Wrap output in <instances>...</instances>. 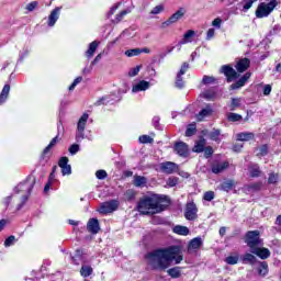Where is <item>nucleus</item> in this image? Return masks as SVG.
<instances>
[{
	"instance_id": "obj_38",
	"label": "nucleus",
	"mask_w": 281,
	"mask_h": 281,
	"mask_svg": "<svg viewBox=\"0 0 281 281\" xmlns=\"http://www.w3.org/2000/svg\"><path fill=\"white\" fill-rule=\"evenodd\" d=\"M205 100H214L216 98V92L214 90H206L202 93Z\"/></svg>"
},
{
	"instance_id": "obj_57",
	"label": "nucleus",
	"mask_w": 281,
	"mask_h": 281,
	"mask_svg": "<svg viewBox=\"0 0 281 281\" xmlns=\"http://www.w3.org/2000/svg\"><path fill=\"white\" fill-rule=\"evenodd\" d=\"M35 8H38V2L37 1H33L29 4H26L25 10H27V12H34Z\"/></svg>"
},
{
	"instance_id": "obj_64",
	"label": "nucleus",
	"mask_w": 281,
	"mask_h": 281,
	"mask_svg": "<svg viewBox=\"0 0 281 281\" xmlns=\"http://www.w3.org/2000/svg\"><path fill=\"white\" fill-rule=\"evenodd\" d=\"M254 5V2L251 0H244V10L247 12L251 7Z\"/></svg>"
},
{
	"instance_id": "obj_34",
	"label": "nucleus",
	"mask_w": 281,
	"mask_h": 281,
	"mask_svg": "<svg viewBox=\"0 0 281 281\" xmlns=\"http://www.w3.org/2000/svg\"><path fill=\"white\" fill-rule=\"evenodd\" d=\"M260 167L258 165H252L249 167V173L250 177L256 178V177H260Z\"/></svg>"
},
{
	"instance_id": "obj_11",
	"label": "nucleus",
	"mask_w": 281,
	"mask_h": 281,
	"mask_svg": "<svg viewBox=\"0 0 281 281\" xmlns=\"http://www.w3.org/2000/svg\"><path fill=\"white\" fill-rule=\"evenodd\" d=\"M60 10H63V7H57L50 12L47 22L48 27H54V25H56V21H58L60 16Z\"/></svg>"
},
{
	"instance_id": "obj_50",
	"label": "nucleus",
	"mask_w": 281,
	"mask_h": 281,
	"mask_svg": "<svg viewBox=\"0 0 281 281\" xmlns=\"http://www.w3.org/2000/svg\"><path fill=\"white\" fill-rule=\"evenodd\" d=\"M225 262L227 265H238V256H228Z\"/></svg>"
},
{
	"instance_id": "obj_7",
	"label": "nucleus",
	"mask_w": 281,
	"mask_h": 281,
	"mask_svg": "<svg viewBox=\"0 0 281 281\" xmlns=\"http://www.w3.org/2000/svg\"><path fill=\"white\" fill-rule=\"evenodd\" d=\"M160 170L165 175H173V172H177V170H179V165H177L172 161L161 162Z\"/></svg>"
},
{
	"instance_id": "obj_63",
	"label": "nucleus",
	"mask_w": 281,
	"mask_h": 281,
	"mask_svg": "<svg viewBox=\"0 0 281 281\" xmlns=\"http://www.w3.org/2000/svg\"><path fill=\"white\" fill-rule=\"evenodd\" d=\"M267 153H269V147H267V145H262L259 148V155H261V157H265V155H267Z\"/></svg>"
},
{
	"instance_id": "obj_43",
	"label": "nucleus",
	"mask_w": 281,
	"mask_h": 281,
	"mask_svg": "<svg viewBox=\"0 0 281 281\" xmlns=\"http://www.w3.org/2000/svg\"><path fill=\"white\" fill-rule=\"evenodd\" d=\"M138 140L140 142V144H153V142H155V139H153V137L148 135L139 136Z\"/></svg>"
},
{
	"instance_id": "obj_21",
	"label": "nucleus",
	"mask_w": 281,
	"mask_h": 281,
	"mask_svg": "<svg viewBox=\"0 0 281 281\" xmlns=\"http://www.w3.org/2000/svg\"><path fill=\"white\" fill-rule=\"evenodd\" d=\"M205 144H207V140L204 137H200L193 147V153H203L205 150Z\"/></svg>"
},
{
	"instance_id": "obj_29",
	"label": "nucleus",
	"mask_w": 281,
	"mask_h": 281,
	"mask_svg": "<svg viewBox=\"0 0 281 281\" xmlns=\"http://www.w3.org/2000/svg\"><path fill=\"white\" fill-rule=\"evenodd\" d=\"M203 245V240L200 237L193 238L189 244V249H200Z\"/></svg>"
},
{
	"instance_id": "obj_58",
	"label": "nucleus",
	"mask_w": 281,
	"mask_h": 281,
	"mask_svg": "<svg viewBox=\"0 0 281 281\" xmlns=\"http://www.w3.org/2000/svg\"><path fill=\"white\" fill-rule=\"evenodd\" d=\"M126 14H128V11L126 10L121 11L120 14L116 15L114 23H120V21H122V19H124Z\"/></svg>"
},
{
	"instance_id": "obj_14",
	"label": "nucleus",
	"mask_w": 281,
	"mask_h": 281,
	"mask_svg": "<svg viewBox=\"0 0 281 281\" xmlns=\"http://www.w3.org/2000/svg\"><path fill=\"white\" fill-rule=\"evenodd\" d=\"M175 150L180 157H188V144L180 142L175 144Z\"/></svg>"
},
{
	"instance_id": "obj_54",
	"label": "nucleus",
	"mask_w": 281,
	"mask_h": 281,
	"mask_svg": "<svg viewBox=\"0 0 281 281\" xmlns=\"http://www.w3.org/2000/svg\"><path fill=\"white\" fill-rule=\"evenodd\" d=\"M68 151L70 153V155H76L77 153L80 151V145H78V144H72V145L69 147Z\"/></svg>"
},
{
	"instance_id": "obj_40",
	"label": "nucleus",
	"mask_w": 281,
	"mask_h": 281,
	"mask_svg": "<svg viewBox=\"0 0 281 281\" xmlns=\"http://www.w3.org/2000/svg\"><path fill=\"white\" fill-rule=\"evenodd\" d=\"M135 195H136L135 191L133 189H130L124 193V199L125 201H134Z\"/></svg>"
},
{
	"instance_id": "obj_1",
	"label": "nucleus",
	"mask_w": 281,
	"mask_h": 281,
	"mask_svg": "<svg viewBox=\"0 0 281 281\" xmlns=\"http://www.w3.org/2000/svg\"><path fill=\"white\" fill-rule=\"evenodd\" d=\"M148 267L155 271H166L175 265H181L183 255H181V248L179 246H170L168 248L156 249L145 256Z\"/></svg>"
},
{
	"instance_id": "obj_19",
	"label": "nucleus",
	"mask_w": 281,
	"mask_h": 281,
	"mask_svg": "<svg viewBox=\"0 0 281 281\" xmlns=\"http://www.w3.org/2000/svg\"><path fill=\"white\" fill-rule=\"evenodd\" d=\"M229 168V162H222V164H214L212 165V172L214 175H220V172H223V170H227Z\"/></svg>"
},
{
	"instance_id": "obj_28",
	"label": "nucleus",
	"mask_w": 281,
	"mask_h": 281,
	"mask_svg": "<svg viewBox=\"0 0 281 281\" xmlns=\"http://www.w3.org/2000/svg\"><path fill=\"white\" fill-rule=\"evenodd\" d=\"M173 233L179 234L180 236H188L190 229L187 226L177 225L173 227Z\"/></svg>"
},
{
	"instance_id": "obj_20",
	"label": "nucleus",
	"mask_w": 281,
	"mask_h": 281,
	"mask_svg": "<svg viewBox=\"0 0 281 281\" xmlns=\"http://www.w3.org/2000/svg\"><path fill=\"white\" fill-rule=\"evenodd\" d=\"M100 46V42L98 41H93L89 44V48L86 52V56L87 58H93V55L95 54V50L98 49V47Z\"/></svg>"
},
{
	"instance_id": "obj_9",
	"label": "nucleus",
	"mask_w": 281,
	"mask_h": 281,
	"mask_svg": "<svg viewBox=\"0 0 281 281\" xmlns=\"http://www.w3.org/2000/svg\"><path fill=\"white\" fill-rule=\"evenodd\" d=\"M221 71L224 74V76H226L228 82H232V80H236V78H238V72H236V70L231 66H222Z\"/></svg>"
},
{
	"instance_id": "obj_15",
	"label": "nucleus",
	"mask_w": 281,
	"mask_h": 281,
	"mask_svg": "<svg viewBox=\"0 0 281 281\" xmlns=\"http://www.w3.org/2000/svg\"><path fill=\"white\" fill-rule=\"evenodd\" d=\"M87 229L90 234H98V232H100V222L98 218H90L87 224Z\"/></svg>"
},
{
	"instance_id": "obj_17",
	"label": "nucleus",
	"mask_w": 281,
	"mask_h": 281,
	"mask_svg": "<svg viewBox=\"0 0 281 281\" xmlns=\"http://www.w3.org/2000/svg\"><path fill=\"white\" fill-rule=\"evenodd\" d=\"M147 89H150V82L142 80L132 88V91L133 93H137L138 91H146Z\"/></svg>"
},
{
	"instance_id": "obj_61",
	"label": "nucleus",
	"mask_w": 281,
	"mask_h": 281,
	"mask_svg": "<svg viewBox=\"0 0 281 281\" xmlns=\"http://www.w3.org/2000/svg\"><path fill=\"white\" fill-rule=\"evenodd\" d=\"M77 135H76V139L77 142H82V139H85V131L82 130H77Z\"/></svg>"
},
{
	"instance_id": "obj_24",
	"label": "nucleus",
	"mask_w": 281,
	"mask_h": 281,
	"mask_svg": "<svg viewBox=\"0 0 281 281\" xmlns=\"http://www.w3.org/2000/svg\"><path fill=\"white\" fill-rule=\"evenodd\" d=\"M247 192H260L262 190V182H252L245 187Z\"/></svg>"
},
{
	"instance_id": "obj_3",
	"label": "nucleus",
	"mask_w": 281,
	"mask_h": 281,
	"mask_svg": "<svg viewBox=\"0 0 281 281\" xmlns=\"http://www.w3.org/2000/svg\"><path fill=\"white\" fill-rule=\"evenodd\" d=\"M244 240L249 247L250 251H254L257 247H262L263 243L260 238V231H248L244 237Z\"/></svg>"
},
{
	"instance_id": "obj_60",
	"label": "nucleus",
	"mask_w": 281,
	"mask_h": 281,
	"mask_svg": "<svg viewBox=\"0 0 281 281\" xmlns=\"http://www.w3.org/2000/svg\"><path fill=\"white\" fill-rule=\"evenodd\" d=\"M268 183H278V173H270L268 178Z\"/></svg>"
},
{
	"instance_id": "obj_62",
	"label": "nucleus",
	"mask_w": 281,
	"mask_h": 281,
	"mask_svg": "<svg viewBox=\"0 0 281 281\" xmlns=\"http://www.w3.org/2000/svg\"><path fill=\"white\" fill-rule=\"evenodd\" d=\"M223 23V20L221 18H216L215 20L212 21L213 27L221 29V24Z\"/></svg>"
},
{
	"instance_id": "obj_23",
	"label": "nucleus",
	"mask_w": 281,
	"mask_h": 281,
	"mask_svg": "<svg viewBox=\"0 0 281 281\" xmlns=\"http://www.w3.org/2000/svg\"><path fill=\"white\" fill-rule=\"evenodd\" d=\"M32 188H34V183L27 187V181L22 182L15 187V194H19L20 192H24L26 190L29 194L32 192Z\"/></svg>"
},
{
	"instance_id": "obj_42",
	"label": "nucleus",
	"mask_w": 281,
	"mask_h": 281,
	"mask_svg": "<svg viewBox=\"0 0 281 281\" xmlns=\"http://www.w3.org/2000/svg\"><path fill=\"white\" fill-rule=\"evenodd\" d=\"M218 137H221V130L214 128V130L210 133V139H212L213 142H218Z\"/></svg>"
},
{
	"instance_id": "obj_16",
	"label": "nucleus",
	"mask_w": 281,
	"mask_h": 281,
	"mask_svg": "<svg viewBox=\"0 0 281 281\" xmlns=\"http://www.w3.org/2000/svg\"><path fill=\"white\" fill-rule=\"evenodd\" d=\"M213 110H212V105L207 104L205 106V109H202L199 114L196 115L198 121L199 122H203V120H205V117H210V115H212Z\"/></svg>"
},
{
	"instance_id": "obj_52",
	"label": "nucleus",
	"mask_w": 281,
	"mask_h": 281,
	"mask_svg": "<svg viewBox=\"0 0 281 281\" xmlns=\"http://www.w3.org/2000/svg\"><path fill=\"white\" fill-rule=\"evenodd\" d=\"M204 157L206 159H210V157H212V155H214V149L212 148V146H207L204 148Z\"/></svg>"
},
{
	"instance_id": "obj_49",
	"label": "nucleus",
	"mask_w": 281,
	"mask_h": 281,
	"mask_svg": "<svg viewBox=\"0 0 281 281\" xmlns=\"http://www.w3.org/2000/svg\"><path fill=\"white\" fill-rule=\"evenodd\" d=\"M176 87H177L178 89H183L184 82H183V77H182V75H177V78H176Z\"/></svg>"
},
{
	"instance_id": "obj_59",
	"label": "nucleus",
	"mask_w": 281,
	"mask_h": 281,
	"mask_svg": "<svg viewBox=\"0 0 281 281\" xmlns=\"http://www.w3.org/2000/svg\"><path fill=\"white\" fill-rule=\"evenodd\" d=\"M188 69H190V64L183 63L178 75L183 76L186 74V71H188Z\"/></svg>"
},
{
	"instance_id": "obj_4",
	"label": "nucleus",
	"mask_w": 281,
	"mask_h": 281,
	"mask_svg": "<svg viewBox=\"0 0 281 281\" xmlns=\"http://www.w3.org/2000/svg\"><path fill=\"white\" fill-rule=\"evenodd\" d=\"M278 7L277 0H271L270 2H261L257 10H256V16L257 19H265V16H269L272 10H276Z\"/></svg>"
},
{
	"instance_id": "obj_25",
	"label": "nucleus",
	"mask_w": 281,
	"mask_h": 281,
	"mask_svg": "<svg viewBox=\"0 0 281 281\" xmlns=\"http://www.w3.org/2000/svg\"><path fill=\"white\" fill-rule=\"evenodd\" d=\"M148 183V179L144 176H134V186L135 188H144Z\"/></svg>"
},
{
	"instance_id": "obj_13",
	"label": "nucleus",
	"mask_w": 281,
	"mask_h": 281,
	"mask_svg": "<svg viewBox=\"0 0 281 281\" xmlns=\"http://www.w3.org/2000/svg\"><path fill=\"white\" fill-rule=\"evenodd\" d=\"M251 65V60L249 58H241L236 64V69L239 74H244V71H247L249 69V66Z\"/></svg>"
},
{
	"instance_id": "obj_41",
	"label": "nucleus",
	"mask_w": 281,
	"mask_h": 281,
	"mask_svg": "<svg viewBox=\"0 0 281 281\" xmlns=\"http://www.w3.org/2000/svg\"><path fill=\"white\" fill-rule=\"evenodd\" d=\"M196 133V125L195 124H190L186 131V137H192Z\"/></svg>"
},
{
	"instance_id": "obj_33",
	"label": "nucleus",
	"mask_w": 281,
	"mask_h": 281,
	"mask_svg": "<svg viewBox=\"0 0 281 281\" xmlns=\"http://www.w3.org/2000/svg\"><path fill=\"white\" fill-rule=\"evenodd\" d=\"M234 188V180H227L223 182L220 187L224 192H229Z\"/></svg>"
},
{
	"instance_id": "obj_48",
	"label": "nucleus",
	"mask_w": 281,
	"mask_h": 281,
	"mask_svg": "<svg viewBox=\"0 0 281 281\" xmlns=\"http://www.w3.org/2000/svg\"><path fill=\"white\" fill-rule=\"evenodd\" d=\"M240 106V99L233 98L231 103V111H236Z\"/></svg>"
},
{
	"instance_id": "obj_44",
	"label": "nucleus",
	"mask_w": 281,
	"mask_h": 281,
	"mask_svg": "<svg viewBox=\"0 0 281 281\" xmlns=\"http://www.w3.org/2000/svg\"><path fill=\"white\" fill-rule=\"evenodd\" d=\"M247 81L241 77L237 82L233 83L231 86V89L235 90V89H240V87H245V83Z\"/></svg>"
},
{
	"instance_id": "obj_12",
	"label": "nucleus",
	"mask_w": 281,
	"mask_h": 281,
	"mask_svg": "<svg viewBox=\"0 0 281 281\" xmlns=\"http://www.w3.org/2000/svg\"><path fill=\"white\" fill-rule=\"evenodd\" d=\"M250 252L261 258V260H267V258L271 256V251H269L268 248H260V246H257V248L252 249Z\"/></svg>"
},
{
	"instance_id": "obj_51",
	"label": "nucleus",
	"mask_w": 281,
	"mask_h": 281,
	"mask_svg": "<svg viewBox=\"0 0 281 281\" xmlns=\"http://www.w3.org/2000/svg\"><path fill=\"white\" fill-rule=\"evenodd\" d=\"M80 82H82V77H77L74 82L69 86V91H74L76 89V87H78V85H80Z\"/></svg>"
},
{
	"instance_id": "obj_2",
	"label": "nucleus",
	"mask_w": 281,
	"mask_h": 281,
	"mask_svg": "<svg viewBox=\"0 0 281 281\" xmlns=\"http://www.w3.org/2000/svg\"><path fill=\"white\" fill-rule=\"evenodd\" d=\"M166 196L153 194L142 198L138 202L137 210L140 214L148 216L149 214H159L166 210L168 204Z\"/></svg>"
},
{
	"instance_id": "obj_5",
	"label": "nucleus",
	"mask_w": 281,
	"mask_h": 281,
	"mask_svg": "<svg viewBox=\"0 0 281 281\" xmlns=\"http://www.w3.org/2000/svg\"><path fill=\"white\" fill-rule=\"evenodd\" d=\"M186 16V10L183 8H179L167 21L161 23V30H166V27H170V25L181 21Z\"/></svg>"
},
{
	"instance_id": "obj_10",
	"label": "nucleus",
	"mask_w": 281,
	"mask_h": 281,
	"mask_svg": "<svg viewBox=\"0 0 281 281\" xmlns=\"http://www.w3.org/2000/svg\"><path fill=\"white\" fill-rule=\"evenodd\" d=\"M59 168H61V175L65 177L71 175V165H69V158L61 157L58 162Z\"/></svg>"
},
{
	"instance_id": "obj_46",
	"label": "nucleus",
	"mask_w": 281,
	"mask_h": 281,
	"mask_svg": "<svg viewBox=\"0 0 281 281\" xmlns=\"http://www.w3.org/2000/svg\"><path fill=\"white\" fill-rule=\"evenodd\" d=\"M216 82V78L210 77V76H204L202 79V85H214Z\"/></svg>"
},
{
	"instance_id": "obj_47",
	"label": "nucleus",
	"mask_w": 281,
	"mask_h": 281,
	"mask_svg": "<svg viewBox=\"0 0 281 281\" xmlns=\"http://www.w3.org/2000/svg\"><path fill=\"white\" fill-rule=\"evenodd\" d=\"M164 10H166V8L164 7V4H158V5H156V7L150 11V14H161V12H164Z\"/></svg>"
},
{
	"instance_id": "obj_18",
	"label": "nucleus",
	"mask_w": 281,
	"mask_h": 281,
	"mask_svg": "<svg viewBox=\"0 0 281 281\" xmlns=\"http://www.w3.org/2000/svg\"><path fill=\"white\" fill-rule=\"evenodd\" d=\"M195 35H196V32H194L193 30L187 31L182 40L179 42V45H186L188 43H192V40L194 38Z\"/></svg>"
},
{
	"instance_id": "obj_8",
	"label": "nucleus",
	"mask_w": 281,
	"mask_h": 281,
	"mask_svg": "<svg viewBox=\"0 0 281 281\" xmlns=\"http://www.w3.org/2000/svg\"><path fill=\"white\" fill-rule=\"evenodd\" d=\"M196 204L194 202H190L187 204L184 216L187 221H195L196 218Z\"/></svg>"
},
{
	"instance_id": "obj_30",
	"label": "nucleus",
	"mask_w": 281,
	"mask_h": 281,
	"mask_svg": "<svg viewBox=\"0 0 281 281\" xmlns=\"http://www.w3.org/2000/svg\"><path fill=\"white\" fill-rule=\"evenodd\" d=\"M269 273V265L266 261L259 262L258 274L267 276Z\"/></svg>"
},
{
	"instance_id": "obj_26",
	"label": "nucleus",
	"mask_w": 281,
	"mask_h": 281,
	"mask_svg": "<svg viewBox=\"0 0 281 281\" xmlns=\"http://www.w3.org/2000/svg\"><path fill=\"white\" fill-rule=\"evenodd\" d=\"M10 95V85H4L1 93H0V105L4 104L5 100H8V97Z\"/></svg>"
},
{
	"instance_id": "obj_45",
	"label": "nucleus",
	"mask_w": 281,
	"mask_h": 281,
	"mask_svg": "<svg viewBox=\"0 0 281 281\" xmlns=\"http://www.w3.org/2000/svg\"><path fill=\"white\" fill-rule=\"evenodd\" d=\"M140 69H142V65H138L135 68H131L128 71L130 78H135V76H137V74H139Z\"/></svg>"
},
{
	"instance_id": "obj_35",
	"label": "nucleus",
	"mask_w": 281,
	"mask_h": 281,
	"mask_svg": "<svg viewBox=\"0 0 281 281\" xmlns=\"http://www.w3.org/2000/svg\"><path fill=\"white\" fill-rule=\"evenodd\" d=\"M243 260H244V262H249V265H256V262H258V259H256V256H254L252 254H249V252L244 255Z\"/></svg>"
},
{
	"instance_id": "obj_32",
	"label": "nucleus",
	"mask_w": 281,
	"mask_h": 281,
	"mask_svg": "<svg viewBox=\"0 0 281 281\" xmlns=\"http://www.w3.org/2000/svg\"><path fill=\"white\" fill-rule=\"evenodd\" d=\"M91 273H93V268H91V266L81 267L80 274L82 276V278H89Z\"/></svg>"
},
{
	"instance_id": "obj_56",
	"label": "nucleus",
	"mask_w": 281,
	"mask_h": 281,
	"mask_svg": "<svg viewBox=\"0 0 281 281\" xmlns=\"http://www.w3.org/2000/svg\"><path fill=\"white\" fill-rule=\"evenodd\" d=\"M95 177H97V179L103 180V179H106V177H109V175L106 173L105 170L101 169L95 172Z\"/></svg>"
},
{
	"instance_id": "obj_27",
	"label": "nucleus",
	"mask_w": 281,
	"mask_h": 281,
	"mask_svg": "<svg viewBox=\"0 0 281 281\" xmlns=\"http://www.w3.org/2000/svg\"><path fill=\"white\" fill-rule=\"evenodd\" d=\"M88 120H89V114L83 113L82 116L79 119V122L77 124V131H85Z\"/></svg>"
},
{
	"instance_id": "obj_55",
	"label": "nucleus",
	"mask_w": 281,
	"mask_h": 281,
	"mask_svg": "<svg viewBox=\"0 0 281 281\" xmlns=\"http://www.w3.org/2000/svg\"><path fill=\"white\" fill-rule=\"evenodd\" d=\"M214 191H206L203 195L204 201H214Z\"/></svg>"
},
{
	"instance_id": "obj_31",
	"label": "nucleus",
	"mask_w": 281,
	"mask_h": 281,
	"mask_svg": "<svg viewBox=\"0 0 281 281\" xmlns=\"http://www.w3.org/2000/svg\"><path fill=\"white\" fill-rule=\"evenodd\" d=\"M57 143H58V136L54 137L48 144V146L45 147V149L43 150L42 157H45V155H47V153H49L52 148L56 146Z\"/></svg>"
},
{
	"instance_id": "obj_22",
	"label": "nucleus",
	"mask_w": 281,
	"mask_h": 281,
	"mask_svg": "<svg viewBox=\"0 0 281 281\" xmlns=\"http://www.w3.org/2000/svg\"><path fill=\"white\" fill-rule=\"evenodd\" d=\"M256 135L251 132H244L237 134L238 142H251V139H254Z\"/></svg>"
},
{
	"instance_id": "obj_39",
	"label": "nucleus",
	"mask_w": 281,
	"mask_h": 281,
	"mask_svg": "<svg viewBox=\"0 0 281 281\" xmlns=\"http://www.w3.org/2000/svg\"><path fill=\"white\" fill-rule=\"evenodd\" d=\"M227 120H228V122H240V120H243V116L240 114H236V113H228Z\"/></svg>"
},
{
	"instance_id": "obj_53",
	"label": "nucleus",
	"mask_w": 281,
	"mask_h": 281,
	"mask_svg": "<svg viewBox=\"0 0 281 281\" xmlns=\"http://www.w3.org/2000/svg\"><path fill=\"white\" fill-rule=\"evenodd\" d=\"M16 240V238L14 237V235L9 236L5 240H4V247H12V245H14V241Z\"/></svg>"
},
{
	"instance_id": "obj_6",
	"label": "nucleus",
	"mask_w": 281,
	"mask_h": 281,
	"mask_svg": "<svg viewBox=\"0 0 281 281\" xmlns=\"http://www.w3.org/2000/svg\"><path fill=\"white\" fill-rule=\"evenodd\" d=\"M117 207H120V201L111 200V201L101 203L99 212L100 214H112V212H115Z\"/></svg>"
},
{
	"instance_id": "obj_37",
	"label": "nucleus",
	"mask_w": 281,
	"mask_h": 281,
	"mask_svg": "<svg viewBox=\"0 0 281 281\" xmlns=\"http://www.w3.org/2000/svg\"><path fill=\"white\" fill-rule=\"evenodd\" d=\"M139 54H142V48H132L125 52V56H127V58H133V56H139Z\"/></svg>"
},
{
	"instance_id": "obj_36",
	"label": "nucleus",
	"mask_w": 281,
	"mask_h": 281,
	"mask_svg": "<svg viewBox=\"0 0 281 281\" xmlns=\"http://www.w3.org/2000/svg\"><path fill=\"white\" fill-rule=\"evenodd\" d=\"M168 276L171 278H181V270L179 267L171 268L167 271Z\"/></svg>"
}]
</instances>
